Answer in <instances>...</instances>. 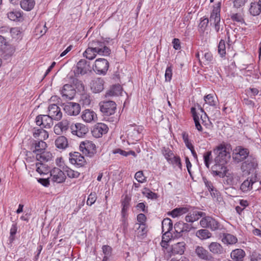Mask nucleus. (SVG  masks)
Masks as SVG:
<instances>
[{
	"mask_svg": "<svg viewBox=\"0 0 261 261\" xmlns=\"http://www.w3.org/2000/svg\"><path fill=\"white\" fill-rule=\"evenodd\" d=\"M213 151L216 156L214 159L215 164L211 168L212 173L214 176L223 178L226 175L227 169L225 165L230 158V153L223 144L218 145Z\"/></svg>",
	"mask_w": 261,
	"mask_h": 261,
	"instance_id": "1",
	"label": "nucleus"
},
{
	"mask_svg": "<svg viewBox=\"0 0 261 261\" xmlns=\"http://www.w3.org/2000/svg\"><path fill=\"white\" fill-rule=\"evenodd\" d=\"M221 3L219 2L216 6L214 7L211 14L210 21L211 25H213L217 32H218L221 27L223 26V22H221L220 18Z\"/></svg>",
	"mask_w": 261,
	"mask_h": 261,
	"instance_id": "2",
	"label": "nucleus"
},
{
	"mask_svg": "<svg viewBox=\"0 0 261 261\" xmlns=\"http://www.w3.org/2000/svg\"><path fill=\"white\" fill-rule=\"evenodd\" d=\"M88 45L97 54V55L107 56L111 54V49L106 46L105 42L98 40L90 41Z\"/></svg>",
	"mask_w": 261,
	"mask_h": 261,
	"instance_id": "3",
	"label": "nucleus"
},
{
	"mask_svg": "<svg viewBox=\"0 0 261 261\" xmlns=\"http://www.w3.org/2000/svg\"><path fill=\"white\" fill-rule=\"evenodd\" d=\"M100 111L105 116H109L115 114L116 110V103L112 100L101 101L99 104Z\"/></svg>",
	"mask_w": 261,
	"mask_h": 261,
	"instance_id": "4",
	"label": "nucleus"
},
{
	"mask_svg": "<svg viewBox=\"0 0 261 261\" xmlns=\"http://www.w3.org/2000/svg\"><path fill=\"white\" fill-rule=\"evenodd\" d=\"M200 224L203 228H208L212 231L221 229L222 226L218 221L210 216L202 218Z\"/></svg>",
	"mask_w": 261,
	"mask_h": 261,
	"instance_id": "5",
	"label": "nucleus"
},
{
	"mask_svg": "<svg viewBox=\"0 0 261 261\" xmlns=\"http://www.w3.org/2000/svg\"><path fill=\"white\" fill-rule=\"evenodd\" d=\"M257 165L256 159L252 155H250L247 160L242 163L241 170L243 172H246L248 174L253 173L255 172Z\"/></svg>",
	"mask_w": 261,
	"mask_h": 261,
	"instance_id": "6",
	"label": "nucleus"
},
{
	"mask_svg": "<svg viewBox=\"0 0 261 261\" xmlns=\"http://www.w3.org/2000/svg\"><path fill=\"white\" fill-rule=\"evenodd\" d=\"M91 70L90 62L85 59L80 60L76 64L73 70L74 76L77 77L79 75H84Z\"/></svg>",
	"mask_w": 261,
	"mask_h": 261,
	"instance_id": "7",
	"label": "nucleus"
},
{
	"mask_svg": "<svg viewBox=\"0 0 261 261\" xmlns=\"http://www.w3.org/2000/svg\"><path fill=\"white\" fill-rule=\"evenodd\" d=\"M80 148L83 153L90 157L93 156L96 153V146L92 141L86 140L81 142Z\"/></svg>",
	"mask_w": 261,
	"mask_h": 261,
	"instance_id": "8",
	"label": "nucleus"
},
{
	"mask_svg": "<svg viewBox=\"0 0 261 261\" xmlns=\"http://www.w3.org/2000/svg\"><path fill=\"white\" fill-rule=\"evenodd\" d=\"M142 130V127L141 126L135 124L129 125L126 130L127 138L132 141H138L140 139V133Z\"/></svg>",
	"mask_w": 261,
	"mask_h": 261,
	"instance_id": "9",
	"label": "nucleus"
},
{
	"mask_svg": "<svg viewBox=\"0 0 261 261\" xmlns=\"http://www.w3.org/2000/svg\"><path fill=\"white\" fill-rule=\"evenodd\" d=\"M14 47L8 44L5 38L0 35V53L4 55V57H11L15 52Z\"/></svg>",
	"mask_w": 261,
	"mask_h": 261,
	"instance_id": "10",
	"label": "nucleus"
},
{
	"mask_svg": "<svg viewBox=\"0 0 261 261\" xmlns=\"http://www.w3.org/2000/svg\"><path fill=\"white\" fill-rule=\"evenodd\" d=\"M109 67V63L106 59L99 58L95 60L93 69L97 73L105 74L108 71Z\"/></svg>",
	"mask_w": 261,
	"mask_h": 261,
	"instance_id": "11",
	"label": "nucleus"
},
{
	"mask_svg": "<svg viewBox=\"0 0 261 261\" xmlns=\"http://www.w3.org/2000/svg\"><path fill=\"white\" fill-rule=\"evenodd\" d=\"M249 151L248 149L242 146H238L233 153V159L238 163L243 161L249 156Z\"/></svg>",
	"mask_w": 261,
	"mask_h": 261,
	"instance_id": "12",
	"label": "nucleus"
},
{
	"mask_svg": "<svg viewBox=\"0 0 261 261\" xmlns=\"http://www.w3.org/2000/svg\"><path fill=\"white\" fill-rule=\"evenodd\" d=\"M53 120L49 115H39L36 118V123L42 127L49 128L53 125Z\"/></svg>",
	"mask_w": 261,
	"mask_h": 261,
	"instance_id": "13",
	"label": "nucleus"
},
{
	"mask_svg": "<svg viewBox=\"0 0 261 261\" xmlns=\"http://www.w3.org/2000/svg\"><path fill=\"white\" fill-rule=\"evenodd\" d=\"M51 181L58 184L63 182L66 179L64 173L58 168H54L50 171Z\"/></svg>",
	"mask_w": 261,
	"mask_h": 261,
	"instance_id": "14",
	"label": "nucleus"
},
{
	"mask_svg": "<svg viewBox=\"0 0 261 261\" xmlns=\"http://www.w3.org/2000/svg\"><path fill=\"white\" fill-rule=\"evenodd\" d=\"M71 133L79 137H82L88 132V128L84 124L77 123L70 126Z\"/></svg>",
	"mask_w": 261,
	"mask_h": 261,
	"instance_id": "15",
	"label": "nucleus"
},
{
	"mask_svg": "<svg viewBox=\"0 0 261 261\" xmlns=\"http://www.w3.org/2000/svg\"><path fill=\"white\" fill-rule=\"evenodd\" d=\"M64 110L69 115L76 116L81 111V106L77 103L70 102L64 105Z\"/></svg>",
	"mask_w": 261,
	"mask_h": 261,
	"instance_id": "16",
	"label": "nucleus"
},
{
	"mask_svg": "<svg viewBox=\"0 0 261 261\" xmlns=\"http://www.w3.org/2000/svg\"><path fill=\"white\" fill-rule=\"evenodd\" d=\"M48 115L56 121L60 120L62 117L61 109L56 104H50L48 107Z\"/></svg>",
	"mask_w": 261,
	"mask_h": 261,
	"instance_id": "17",
	"label": "nucleus"
},
{
	"mask_svg": "<svg viewBox=\"0 0 261 261\" xmlns=\"http://www.w3.org/2000/svg\"><path fill=\"white\" fill-rule=\"evenodd\" d=\"M69 160L71 163L76 164L80 167H83L86 164V160L84 156L78 152L70 153Z\"/></svg>",
	"mask_w": 261,
	"mask_h": 261,
	"instance_id": "18",
	"label": "nucleus"
},
{
	"mask_svg": "<svg viewBox=\"0 0 261 261\" xmlns=\"http://www.w3.org/2000/svg\"><path fill=\"white\" fill-rule=\"evenodd\" d=\"M195 253L199 258L205 261H211L213 259L212 254L202 246H196Z\"/></svg>",
	"mask_w": 261,
	"mask_h": 261,
	"instance_id": "19",
	"label": "nucleus"
},
{
	"mask_svg": "<svg viewBox=\"0 0 261 261\" xmlns=\"http://www.w3.org/2000/svg\"><path fill=\"white\" fill-rule=\"evenodd\" d=\"M61 94L62 97L64 98L71 100L75 96L76 91L73 86L69 84H65L61 90Z\"/></svg>",
	"mask_w": 261,
	"mask_h": 261,
	"instance_id": "20",
	"label": "nucleus"
},
{
	"mask_svg": "<svg viewBox=\"0 0 261 261\" xmlns=\"http://www.w3.org/2000/svg\"><path fill=\"white\" fill-rule=\"evenodd\" d=\"M108 126L103 123H97L92 131L93 136L95 138H100L108 131Z\"/></svg>",
	"mask_w": 261,
	"mask_h": 261,
	"instance_id": "21",
	"label": "nucleus"
},
{
	"mask_svg": "<svg viewBox=\"0 0 261 261\" xmlns=\"http://www.w3.org/2000/svg\"><path fill=\"white\" fill-rule=\"evenodd\" d=\"M135 235L138 239H143L147 236V227L145 224H139L137 223L134 225Z\"/></svg>",
	"mask_w": 261,
	"mask_h": 261,
	"instance_id": "22",
	"label": "nucleus"
},
{
	"mask_svg": "<svg viewBox=\"0 0 261 261\" xmlns=\"http://www.w3.org/2000/svg\"><path fill=\"white\" fill-rule=\"evenodd\" d=\"M104 81L101 78L93 80L91 83V89L93 92L97 93L101 92L103 89Z\"/></svg>",
	"mask_w": 261,
	"mask_h": 261,
	"instance_id": "23",
	"label": "nucleus"
},
{
	"mask_svg": "<svg viewBox=\"0 0 261 261\" xmlns=\"http://www.w3.org/2000/svg\"><path fill=\"white\" fill-rule=\"evenodd\" d=\"M249 11L253 16L258 15L261 13V0H255L251 2Z\"/></svg>",
	"mask_w": 261,
	"mask_h": 261,
	"instance_id": "24",
	"label": "nucleus"
},
{
	"mask_svg": "<svg viewBox=\"0 0 261 261\" xmlns=\"http://www.w3.org/2000/svg\"><path fill=\"white\" fill-rule=\"evenodd\" d=\"M246 256L245 252L242 249L233 250L230 253V257L234 261H244Z\"/></svg>",
	"mask_w": 261,
	"mask_h": 261,
	"instance_id": "25",
	"label": "nucleus"
},
{
	"mask_svg": "<svg viewBox=\"0 0 261 261\" xmlns=\"http://www.w3.org/2000/svg\"><path fill=\"white\" fill-rule=\"evenodd\" d=\"M82 119L88 123H90L92 121H94L96 118V113L92 110L86 109L82 112Z\"/></svg>",
	"mask_w": 261,
	"mask_h": 261,
	"instance_id": "26",
	"label": "nucleus"
},
{
	"mask_svg": "<svg viewBox=\"0 0 261 261\" xmlns=\"http://www.w3.org/2000/svg\"><path fill=\"white\" fill-rule=\"evenodd\" d=\"M205 215V214L203 212L194 211L193 213H190L187 215L185 217V220L187 222L193 223Z\"/></svg>",
	"mask_w": 261,
	"mask_h": 261,
	"instance_id": "27",
	"label": "nucleus"
},
{
	"mask_svg": "<svg viewBox=\"0 0 261 261\" xmlns=\"http://www.w3.org/2000/svg\"><path fill=\"white\" fill-rule=\"evenodd\" d=\"M122 91V87L119 84L113 85L106 93L105 96L109 97L112 96H118Z\"/></svg>",
	"mask_w": 261,
	"mask_h": 261,
	"instance_id": "28",
	"label": "nucleus"
},
{
	"mask_svg": "<svg viewBox=\"0 0 261 261\" xmlns=\"http://www.w3.org/2000/svg\"><path fill=\"white\" fill-rule=\"evenodd\" d=\"M211 252L214 254H221L223 253V248L222 245L217 242H212L208 246Z\"/></svg>",
	"mask_w": 261,
	"mask_h": 261,
	"instance_id": "29",
	"label": "nucleus"
},
{
	"mask_svg": "<svg viewBox=\"0 0 261 261\" xmlns=\"http://www.w3.org/2000/svg\"><path fill=\"white\" fill-rule=\"evenodd\" d=\"M186 244L184 242H178L172 245V253L174 254H184L186 247Z\"/></svg>",
	"mask_w": 261,
	"mask_h": 261,
	"instance_id": "30",
	"label": "nucleus"
},
{
	"mask_svg": "<svg viewBox=\"0 0 261 261\" xmlns=\"http://www.w3.org/2000/svg\"><path fill=\"white\" fill-rule=\"evenodd\" d=\"M221 241L224 244L233 245L238 242V239L231 234L223 233Z\"/></svg>",
	"mask_w": 261,
	"mask_h": 261,
	"instance_id": "31",
	"label": "nucleus"
},
{
	"mask_svg": "<svg viewBox=\"0 0 261 261\" xmlns=\"http://www.w3.org/2000/svg\"><path fill=\"white\" fill-rule=\"evenodd\" d=\"M69 121L67 120H63L57 124L54 127V131L56 134H59V130L61 132L66 131L69 127Z\"/></svg>",
	"mask_w": 261,
	"mask_h": 261,
	"instance_id": "32",
	"label": "nucleus"
},
{
	"mask_svg": "<svg viewBox=\"0 0 261 261\" xmlns=\"http://www.w3.org/2000/svg\"><path fill=\"white\" fill-rule=\"evenodd\" d=\"M34 149H33V152L35 153H37L39 152H43L45 151V149L47 147L46 143L41 140L40 141L37 142L35 141V143L34 144ZM33 148V146L32 147Z\"/></svg>",
	"mask_w": 261,
	"mask_h": 261,
	"instance_id": "33",
	"label": "nucleus"
},
{
	"mask_svg": "<svg viewBox=\"0 0 261 261\" xmlns=\"http://www.w3.org/2000/svg\"><path fill=\"white\" fill-rule=\"evenodd\" d=\"M71 84L77 89L80 93L84 92L86 90V87L82 81L79 80L77 77L74 76L71 78Z\"/></svg>",
	"mask_w": 261,
	"mask_h": 261,
	"instance_id": "34",
	"label": "nucleus"
},
{
	"mask_svg": "<svg viewBox=\"0 0 261 261\" xmlns=\"http://www.w3.org/2000/svg\"><path fill=\"white\" fill-rule=\"evenodd\" d=\"M36 154V160L41 163L42 162H47L50 160L52 158V154L49 152L43 151Z\"/></svg>",
	"mask_w": 261,
	"mask_h": 261,
	"instance_id": "35",
	"label": "nucleus"
},
{
	"mask_svg": "<svg viewBox=\"0 0 261 261\" xmlns=\"http://www.w3.org/2000/svg\"><path fill=\"white\" fill-rule=\"evenodd\" d=\"M256 181L252 179H247L244 180L243 182L240 186V190L243 192H246L250 191L252 189V185L255 183Z\"/></svg>",
	"mask_w": 261,
	"mask_h": 261,
	"instance_id": "36",
	"label": "nucleus"
},
{
	"mask_svg": "<svg viewBox=\"0 0 261 261\" xmlns=\"http://www.w3.org/2000/svg\"><path fill=\"white\" fill-rule=\"evenodd\" d=\"M189 211V208L187 207H180L173 209L170 213L169 215L172 217L175 218L179 217L184 214H186Z\"/></svg>",
	"mask_w": 261,
	"mask_h": 261,
	"instance_id": "37",
	"label": "nucleus"
},
{
	"mask_svg": "<svg viewBox=\"0 0 261 261\" xmlns=\"http://www.w3.org/2000/svg\"><path fill=\"white\" fill-rule=\"evenodd\" d=\"M55 145L59 149H65L68 146L67 140L64 136H60L56 140Z\"/></svg>",
	"mask_w": 261,
	"mask_h": 261,
	"instance_id": "38",
	"label": "nucleus"
},
{
	"mask_svg": "<svg viewBox=\"0 0 261 261\" xmlns=\"http://www.w3.org/2000/svg\"><path fill=\"white\" fill-rule=\"evenodd\" d=\"M35 4L34 0H21L20 2L21 8L26 11L31 10L34 8Z\"/></svg>",
	"mask_w": 261,
	"mask_h": 261,
	"instance_id": "39",
	"label": "nucleus"
},
{
	"mask_svg": "<svg viewBox=\"0 0 261 261\" xmlns=\"http://www.w3.org/2000/svg\"><path fill=\"white\" fill-rule=\"evenodd\" d=\"M196 236L201 240H205L210 238L212 234L207 229H201L196 231Z\"/></svg>",
	"mask_w": 261,
	"mask_h": 261,
	"instance_id": "40",
	"label": "nucleus"
},
{
	"mask_svg": "<svg viewBox=\"0 0 261 261\" xmlns=\"http://www.w3.org/2000/svg\"><path fill=\"white\" fill-rule=\"evenodd\" d=\"M97 55V54L89 45L83 54V57L89 60L95 59Z\"/></svg>",
	"mask_w": 261,
	"mask_h": 261,
	"instance_id": "41",
	"label": "nucleus"
},
{
	"mask_svg": "<svg viewBox=\"0 0 261 261\" xmlns=\"http://www.w3.org/2000/svg\"><path fill=\"white\" fill-rule=\"evenodd\" d=\"M162 229L163 231L166 233L169 232L172 229V222L170 219L165 218L162 221Z\"/></svg>",
	"mask_w": 261,
	"mask_h": 261,
	"instance_id": "42",
	"label": "nucleus"
},
{
	"mask_svg": "<svg viewBox=\"0 0 261 261\" xmlns=\"http://www.w3.org/2000/svg\"><path fill=\"white\" fill-rule=\"evenodd\" d=\"M203 160L205 166L207 168H210V164H211L213 160L212 152V151H207L203 153Z\"/></svg>",
	"mask_w": 261,
	"mask_h": 261,
	"instance_id": "43",
	"label": "nucleus"
},
{
	"mask_svg": "<svg viewBox=\"0 0 261 261\" xmlns=\"http://www.w3.org/2000/svg\"><path fill=\"white\" fill-rule=\"evenodd\" d=\"M161 151L163 155L164 156L168 162H170L172 158L175 156L172 151L169 148L164 147L162 148Z\"/></svg>",
	"mask_w": 261,
	"mask_h": 261,
	"instance_id": "44",
	"label": "nucleus"
},
{
	"mask_svg": "<svg viewBox=\"0 0 261 261\" xmlns=\"http://www.w3.org/2000/svg\"><path fill=\"white\" fill-rule=\"evenodd\" d=\"M81 101L84 105L88 106L90 104L91 101V97L89 94L86 92H81Z\"/></svg>",
	"mask_w": 261,
	"mask_h": 261,
	"instance_id": "45",
	"label": "nucleus"
},
{
	"mask_svg": "<svg viewBox=\"0 0 261 261\" xmlns=\"http://www.w3.org/2000/svg\"><path fill=\"white\" fill-rule=\"evenodd\" d=\"M40 135L43 136V138L44 140L46 139L48 137V133L42 128L39 129H35L34 128L33 132V136L34 138H36L40 136Z\"/></svg>",
	"mask_w": 261,
	"mask_h": 261,
	"instance_id": "46",
	"label": "nucleus"
},
{
	"mask_svg": "<svg viewBox=\"0 0 261 261\" xmlns=\"http://www.w3.org/2000/svg\"><path fill=\"white\" fill-rule=\"evenodd\" d=\"M36 166L37 167V172H38L40 174H46L49 171V169L46 166V165L42 163H37L36 164Z\"/></svg>",
	"mask_w": 261,
	"mask_h": 261,
	"instance_id": "47",
	"label": "nucleus"
},
{
	"mask_svg": "<svg viewBox=\"0 0 261 261\" xmlns=\"http://www.w3.org/2000/svg\"><path fill=\"white\" fill-rule=\"evenodd\" d=\"M182 138L184 143H185L186 147L190 150H191L194 148L193 145H192V144L190 142V141L189 140V135L187 132H182Z\"/></svg>",
	"mask_w": 261,
	"mask_h": 261,
	"instance_id": "48",
	"label": "nucleus"
},
{
	"mask_svg": "<svg viewBox=\"0 0 261 261\" xmlns=\"http://www.w3.org/2000/svg\"><path fill=\"white\" fill-rule=\"evenodd\" d=\"M218 53L220 55L223 57L225 56L226 54V47H225V43L224 40L221 39L219 43L218 46Z\"/></svg>",
	"mask_w": 261,
	"mask_h": 261,
	"instance_id": "49",
	"label": "nucleus"
},
{
	"mask_svg": "<svg viewBox=\"0 0 261 261\" xmlns=\"http://www.w3.org/2000/svg\"><path fill=\"white\" fill-rule=\"evenodd\" d=\"M8 17L12 21H17L21 17V14L19 12H10L7 14Z\"/></svg>",
	"mask_w": 261,
	"mask_h": 261,
	"instance_id": "50",
	"label": "nucleus"
},
{
	"mask_svg": "<svg viewBox=\"0 0 261 261\" xmlns=\"http://www.w3.org/2000/svg\"><path fill=\"white\" fill-rule=\"evenodd\" d=\"M97 198V196L96 193H91L88 196V199L87 200V204L91 206L95 202Z\"/></svg>",
	"mask_w": 261,
	"mask_h": 261,
	"instance_id": "51",
	"label": "nucleus"
},
{
	"mask_svg": "<svg viewBox=\"0 0 261 261\" xmlns=\"http://www.w3.org/2000/svg\"><path fill=\"white\" fill-rule=\"evenodd\" d=\"M174 229L177 235V237H181L182 236L184 230L182 229V222H179L175 224Z\"/></svg>",
	"mask_w": 261,
	"mask_h": 261,
	"instance_id": "52",
	"label": "nucleus"
},
{
	"mask_svg": "<svg viewBox=\"0 0 261 261\" xmlns=\"http://www.w3.org/2000/svg\"><path fill=\"white\" fill-rule=\"evenodd\" d=\"M166 81L170 82L171 80L172 76V65L168 66L166 69L165 74Z\"/></svg>",
	"mask_w": 261,
	"mask_h": 261,
	"instance_id": "53",
	"label": "nucleus"
},
{
	"mask_svg": "<svg viewBox=\"0 0 261 261\" xmlns=\"http://www.w3.org/2000/svg\"><path fill=\"white\" fill-rule=\"evenodd\" d=\"M230 18L233 21H236L243 23L244 22V20L242 17L241 14L239 13H233L230 16Z\"/></svg>",
	"mask_w": 261,
	"mask_h": 261,
	"instance_id": "54",
	"label": "nucleus"
},
{
	"mask_svg": "<svg viewBox=\"0 0 261 261\" xmlns=\"http://www.w3.org/2000/svg\"><path fill=\"white\" fill-rule=\"evenodd\" d=\"M204 100L206 103L210 106H215L216 105V101L214 99L212 94H208L204 96Z\"/></svg>",
	"mask_w": 261,
	"mask_h": 261,
	"instance_id": "55",
	"label": "nucleus"
},
{
	"mask_svg": "<svg viewBox=\"0 0 261 261\" xmlns=\"http://www.w3.org/2000/svg\"><path fill=\"white\" fill-rule=\"evenodd\" d=\"M143 194L149 199H155L158 198L157 194L147 189H145V191L142 192Z\"/></svg>",
	"mask_w": 261,
	"mask_h": 261,
	"instance_id": "56",
	"label": "nucleus"
},
{
	"mask_svg": "<svg viewBox=\"0 0 261 261\" xmlns=\"http://www.w3.org/2000/svg\"><path fill=\"white\" fill-rule=\"evenodd\" d=\"M168 163L172 165H175L177 166L180 169L181 168L182 165L180 161V159L179 156H174Z\"/></svg>",
	"mask_w": 261,
	"mask_h": 261,
	"instance_id": "57",
	"label": "nucleus"
},
{
	"mask_svg": "<svg viewBox=\"0 0 261 261\" xmlns=\"http://www.w3.org/2000/svg\"><path fill=\"white\" fill-rule=\"evenodd\" d=\"M201 53H202V55L204 56V64H209L212 61L213 59V57L211 53L206 52L204 53V54H203L202 51H201Z\"/></svg>",
	"mask_w": 261,
	"mask_h": 261,
	"instance_id": "58",
	"label": "nucleus"
},
{
	"mask_svg": "<svg viewBox=\"0 0 261 261\" xmlns=\"http://www.w3.org/2000/svg\"><path fill=\"white\" fill-rule=\"evenodd\" d=\"M135 177L139 182L142 183L145 181L144 174L142 171L137 172L135 174Z\"/></svg>",
	"mask_w": 261,
	"mask_h": 261,
	"instance_id": "59",
	"label": "nucleus"
},
{
	"mask_svg": "<svg viewBox=\"0 0 261 261\" xmlns=\"http://www.w3.org/2000/svg\"><path fill=\"white\" fill-rule=\"evenodd\" d=\"M129 201L130 199L127 196H126L123 200H122L121 202L122 210L127 211L129 205Z\"/></svg>",
	"mask_w": 261,
	"mask_h": 261,
	"instance_id": "60",
	"label": "nucleus"
},
{
	"mask_svg": "<svg viewBox=\"0 0 261 261\" xmlns=\"http://www.w3.org/2000/svg\"><path fill=\"white\" fill-rule=\"evenodd\" d=\"M102 252L104 255L111 256L112 249L109 245H103L102 247Z\"/></svg>",
	"mask_w": 261,
	"mask_h": 261,
	"instance_id": "61",
	"label": "nucleus"
},
{
	"mask_svg": "<svg viewBox=\"0 0 261 261\" xmlns=\"http://www.w3.org/2000/svg\"><path fill=\"white\" fill-rule=\"evenodd\" d=\"M247 93L250 95L251 97L255 96L258 94L259 91L257 88H250L246 90Z\"/></svg>",
	"mask_w": 261,
	"mask_h": 261,
	"instance_id": "62",
	"label": "nucleus"
},
{
	"mask_svg": "<svg viewBox=\"0 0 261 261\" xmlns=\"http://www.w3.org/2000/svg\"><path fill=\"white\" fill-rule=\"evenodd\" d=\"M67 174L70 178H77L80 175V173L69 169L67 170Z\"/></svg>",
	"mask_w": 261,
	"mask_h": 261,
	"instance_id": "63",
	"label": "nucleus"
},
{
	"mask_svg": "<svg viewBox=\"0 0 261 261\" xmlns=\"http://www.w3.org/2000/svg\"><path fill=\"white\" fill-rule=\"evenodd\" d=\"M10 32L13 38L18 37L21 33L20 29L17 27L10 29Z\"/></svg>",
	"mask_w": 261,
	"mask_h": 261,
	"instance_id": "64",
	"label": "nucleus"
}]
</instances>
